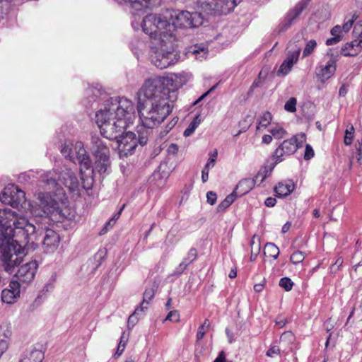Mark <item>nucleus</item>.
I'll return each instance as SVG.
<instances>
[{
	"label": "nucleus",
	"instance_id": "680f3d73",
	"mask_svg": "<svg viewBox=\"0 0 362 362\" xmlns=\"http://www.w3.org/2000/svg\"><path fill=\"white\" fill-rule=\"evenodd\" d=\"M276 203V200L274 197H268L266 199V200L264 202L265 205L269 207H272V206H275Z\"/></svg>",
	"mask_w": 362,
	"mask_h": 362
},
{
	"label": "nucleus",
	"instance_id": "c03bdc74",
	"mask_svg": "<svg viewBox=\"0 0 362 362\" xmlns=\"http://www.w3.org/2000/svg\"><path fill=\"white\" fill-rule=\"evenodd\" d=\"M250 245H251L250 261L254 262V261H255V259L260 251V244H259V243H257V249H256V252H255L254 251L255 236H254L253 239L251 240Z\"/></svg>",
	"mask_w": 362,
	"mask_h": 362
},
{
	"label": "nucleus",
	"instance_id": "423d86ee",
	"mask_svg": "<svg viewBox=\"0 0 362 362\" xmlns=\"http://www.w3.org/2000/svg\"><path fill=\"white\" fill-rule=\"evenodd\" d=\"M110 141L103 139L99 136H91L90 151L95 159L91 173L97 172L103 175L107 172L110 167Z\"/></svg>",
	"mask_w": 362,
	"mask_h": 362
},
{
	"label": "nucleus",
	"instance_id": "3c124183",
	"mask_svg": "<svg viewBox=\"0 0 362 362\" xmlns=\"http://www.w3.org/2000/svg\"><path fill=\"white\" fill-rule=\"evenodd\" d=\"M141 313L142 312H139V313H136L134 312L132 315H131L128 319V326L132 325V327H134L138 322V316L140 315Z\"/></svg>",
	"mask_w": 362,
	"mask_h": 362
},
{
	"label": "nucleus",
	"instance_id": "5fc2aeb1",
	"mask_svg": "<svg viewBox=\"0 0 362 362\" xmlns=\"http://www.w3.org/2000/svg\"><path fill=\"white\" fill-rule=\"evenodd\" d=\"M343 264V259L341 257H339L337 259L335 262L332 264L330 269L332 272H337V271L339 269V267H341Z\"/></svg>",
	"mask_w": 362,
	"mask_h": 362
},
{
	"label": "nucleus",
	"instance_id": "603ef678",
	"mask_svg": "<svg viewBox=\"0 0 362 362\" xmlns=\"http://www.w3.org/2000/svg\"><path fill=\"white\" fill-rule=\"evenodd\" d=\"M314 156V151L313 148L307 144L305 149L304 158L305 160H310Z\"/></svg>",
	"mask_w": 362,
	"mask_h": 362
},
{
	"label": "nucleus",
	"instance_id": "37998d69",
	"mask_svg": "<svg viewBox=\"0 0 362 362\" xmlns=\"http://www.w3.org/2000/svg\"><path fill=\"white\" fill-rule=\"evenodd\" d=\"M297 100L295 98H291L284 105V109L289 112H294L296 110Z\"/></svg>",
	"mask_w": 362,
	"mask_h": 362
},
{
	"label": "nucleus",
	"instance_id": "7ed1b4c3",
	"mask_svg": "<svg viewBox=\"0 0 362 362\" xmlns=\"http://www.w3.org/2000/svg\"><path fill=\"white\" fill-rule=\"evenodd\" d=\"M59 181L71 192L78 189V177L66 165L57 172L50 170L43 173L40 176V186L46 192H40L38 202L31 206L30 213L35 218L47 222L49 220L59 221L63 217L62 204L64 193Z\"/></svg>",
	"mask_w": 362,
	"mask_h": 362
},
{
	"label": "nucleus",
	"instance_id": "4c0bfd02",
	"mask_svg": "<svg viewBox=\"0 0 362 362\" xmlns=\"http://www.w3.org/2000/svg\"><path fill=\"white\" fill-rule=\"evenodd\" d=\"M210 326V322L208 319H206L203 324L199 326L197 333V339L198 341L203 339L205 335V333L207 332L209 327Z\"/></svg>",
	"mask_w": 362,
	"mask_h": 362
},
{
	"label": "nucleus",
	"instance_id": "b1692460",
	"mask_svg": "<svg viewBox=\"0 0 362 362\" xmlns=\"http://www.w3.org/2000/svg\"><path fill=\"white\" fill-rule=\"evenodd\" d=\"M257 184L255 178H245L241 180L236 186L235 194L243 195L249 192Z\"/></svg>",
	"mask_w": 362,
	"mask_h": 362
},
{
	"label": "nucleus",
	"instance_id": "0e129e2a",
	"mask_svg": "<svg viewBox=\"0 0 362 362\" xmlns=\"http://www.w3.org/2000/svg\"><path fill=\"white\" fill-rule=\"evenodd\" d=\"M124 207L125 204H123L120 209L116 214H114V216L110 218V220L116 223V221L119 219L122 214V211L124 210Z\"/></svg>",
	"mask_w": 362,
	"mask_h": 362
},
{
	"label": "nucleus",
	"instance_id": "39448f33",
	"mask_svg": "<svg viewBox=\"0 0 362 362\" xmlns=\"http://www.w3.org/2000/svg\"><path fill=\"white\" fill-rule=\"evenodd\" d=\"M174 35L164 38H154L151 42L150 59L156 67L163 69L175 64L180 59V54L174 48Z\"/></svg>",
	"mask_w": 362,
	"mask_h": 362
},
{
	"label": "nucleus",
	"instance_id": "f8f14e48",
	"mask_svg": "<svg viewBox=\"0 0 362 362\" xmlns=\"http://www.w3.org/2000/svg\"><path fill=\"white\" fill-rule=\"evenodd\" d=\"M35 224H37V226H36V230L34 235L30 237V241L33 240V237L35 236V233L40 230H45V234L42 241L43 250L47 253L54 252L59 246L60 242L59 235L54 230L47 228L41 221H39L37 219L35 220Z\"/></svg>",
	"mask_w": 362,
	"mask_h": 362
},
{
	"label": "nucleus",
	"instance_id": "9d476101",
	"mask_svg": "<svg viewBox=\"0 0 362 362\" xmlns=\"http://www.w3.org/2000/svg\"><path fill=\"white\" fill-rule=\"evenodd\" d=\"M0 202L15 208L31 206L25 199V193L15 185H9L4 188L0 194Z\"/></svg>",
	"mask_w": 362,
	"mask_h": 362
},
{
	"label": "nucleus",
	"instance_id": "72a5a7b5",
	"mask_svg": "<svg viewBox=\"0 0 362 362\" xmlns=\"http://www.w3.org/2000/svg\"><path fill=\"white\" fill-rule=\"evenodd\" d=\"M190 52L194 54L197 59L202 60L206 58L208 50L204 47L194 46L191 48Z\"/></svg>",
	"mask_w": 362,
	"mask_h": 362
},
{
	"label": "nucleus",
	"instance_id": "e2e57ef3",
	"mask_svg": "<svg viewBox=\"0 0 362 362\" xmlns=\"http://www.w3.org/2000/svg\"><path fill=\"white\" fill-rule=\"evenodd\" d=\"M124 349H125V344L124 343V344L119 343L118 346H117V351H116V352L115 354V356H116V357L119 356L122 354V352L124 351Z\"/></svg>",
	"mask_w": 362,
	"mask_h": 362
},
{
	"label": "nucleus",
	"instance_id": "bb28decb",
	"mask_svg": "<svg viewBox=\"0 0 362 362\" xmlns=\"http://www.w3.org/2000/svg\"><path fill=\"white\" fill-rule=\"evenodd\" d=\"M239 3L238 0H219V15H226L233 11Z\"/></svg>",
	"mask_w": 362,
	"mask_h": 362
},
{
	"label": "nucleus",
	"instance_id": "2f4dec72",
	"mask_svg": "<svg viewBox=\"0 0 362 362\" xmlns=\"http://www.w3.org/2000/svg\"><path fill=\"white\" fill-rule=\"evenodd\" d=\"M274 160V162L272 163L269 166H267V165L264 166L259 170V171L257 173V174L255 177L257 182L258 181L260 175H262V179H266L267 177H269L271 175L273 169L274 168L275 165L277 164V163H276V160Z\"/></svg>",
	"mask_w": 362,
	"mask_h": 362
},
{
	"label": "nucleus",
	"instance_id": "412c9836",
	"mask_svg": "<svg viewBox=\"0 0 362 362\" xmlns=\"http://www.w3.org/2000/svg\"><path fill=\"white\" fill-rule=\"evenodd\" d=\"M44 358V353L36 349H27L21 355L18 362H42Z\"/></svg>",
	"mask_w": 362,
	"mask_h": 362
},
{
	"label": "nucleus",
	"instance_id": "de8ad7c7",
	"mask_svg": "<svg viewBox=\"0 0 362 362\" xmlns=\"http://www.w3.org/2000/svg\"><path fill=\"white\" fill-rule=\"evenodd\" d=\"M165 320H170L172 322H179L180 320V314L177 310H172L170 311L168 315L165 317Z\"/></svg>",
	"mask_w": 362,
	"mask_h": 362
},
{
	"label": "nucleus",
	"instance_id": "a18cd8bd",
	"mask_svg": "<svg viewBox=\"0 0 362 362\" xmlns=\"http://www.w3.org/2000/svg\"><path fill=\"white\" fill-rule=\"evenodd\" d=\"M197 252L196 249L191 248L188 252L187 257L182 261H186V262L189 265L197 259Z\"/></svg>",
	"mask_w": 362,
	"mask_h": 362
},
{
	"label": "nucleus",
	"instance_id": "338daca9",
	"mask_svg": "<svg viewBox=\"0 0 362 362\" xmlns=\"http://www.w3.org/2000/svg\"><path fill=\"white\" fill-rule=\"evenodd\" d=\"M214 362H226L224 352L221 351Z\"/></svg>",
	"mask_w": 362,
	"mask_h": 362
},
{
	"label": "nucleus",
	"instance_id": "c756f323",
	"mask_svg": "<svg viewBox=\"0 0 362 362\" xmlns=\"http://www.w3.org/2000/svg\"><path fill=\"white\" fill-rule=\"evenodd\" d=\"M264 254L268 255L274 259H277L279 255V249L275 244L267 243L264 246Z\"/></svg>",
	"mask_w": 362,
	"mask_h": 362
},
{
	"label": "nucleus",
	"instance_id": "79ce46f5",
	"mask_svg": "<svg viewBox=\"0 0 362 362\" xmlns=\"http://www.w3.org/2000/svg\"><path fill=\"white\" fill-rule=\"evenodd\" d=\"M293 281L288 277H284L280 279L279 286L286 291H291L293 288Z\"/></svg>",
	"mask_w": 362,
	"mask_h": 362
},
{
	"label": "nucleus",
	"instance_id": "ddd939ff",
	"mask_svg": "<svg viewBox=\"0 0 362 362\" xmlns=\"http://www.w3.org/2000/svg\"><path fill=\"white\" fill-rule=\"evenodd\" d=\"M38 264L33 260L22 264L15 274L16 280L23 288H26L34 279Z\"/></svg>",
	"mask_w": 362,
	"mask_h": 362
},
{
	"label": "nucleus",
	"instance_id": "f03ea898",
	"mask_svg": "<svg viewBox=\"0 0 362 362\" xmlns=\"http://www.w3.org/2000/svg\"><path fill=\"white\" fill-rule=\"evenodd\" d=\"M36 226L10 209H0V260L4 270L13 274L23 261L25 247Z\"/></svg>",
	"mask_w": 362,
	"mask_h": 362
},
{
	"label": "nucleus",
	"instance_id": "f3484780",
	"mask_svg": "<svg viewBox=\"0 0 362 362\" xmlns=\"http://www.w3.org/2000/svg\"><path fill=\"white\" fill-rule=\"evenodd\" d=\"M300 51L301 47L300 46L296 47L293 50L288 51L286 58L284 60L277 71L278 76H286L291 71L293 66L298 60Z\"/></svg>",
	"mask_w": 362,
	"mask_h": 362
},
{
	"label": "nucleus",
	"instance_id": "c85d7f7f",
	"mask_svg": "<svg viewBox=\"0 0 362 362\" xmlns=\"http://www.w3.org/2000/svg\"><path fill=\"white\" fill-rule=\"evenodd\" d=\"M15 5L13 0H0V20L7 18L12 6Z\"/></svg>",
	"mask_w": 362,
	"mask_h": 362
},
{
	"label": "nucleus",
	"instance_id": "393cba45",
	"mask_svg": "<svg viewBox=\"0 0 362 362\" xmlns=\"http://www.w3.org/2000/svg\"><path fill=\"white\" fill-rule=\"evenodd\" d=\"M294 189V184L291 180L279 182L274 187V192L277 197H284L289 195Z\"/></svg>",
	"mask_w": 362,
	"mask_h": 362
},
{
	"label": "nucleus",
	"instance_id": "4468645a",
	"mask_svg": "<svg viewBox=\"0 0 362 362\" xmlns=\"http://www.w3.org/2000/svg\"><path fill=\"white\" fill-rule=\"evenodd\" d=\"M310 1V0H300L293 8H291L279 25V32L288 30L308 7Z\"/></svg>",
	"mask_w": 362,
	"mask_h": 362
},
{
	"label": "nucleus",
	"instance_id": "f257e3e1",
	"mask_svg": "<svg viewBox=\"0 0 362 362\" xmlns=\"http://www.w3.org/2000/svg\"><path fill=\"white\" fill-rule=\"evenodd\" d=\"M136 118L135 106L126 98H110L98 107L95 112V123L101 135L109 139H116L120 158L134 153L137 146L136 134L124 131Z\"/></svg>",
	"mask_w": 362,
	"mask_h": 362
},
{
	"label": "nucleus",
	"instance_id": "49530a36",
	"mask_svg": "<svg viewBox=\"0 0 362 362\" xmlns=\"http://www.w3.org/2000/svg\"><path fill=\"white\" fill-rule=\"evenodd\" d=\"M294 340V336L291 332H286L281 334L280 337V344H283L287 341L292 342Z\"/></svg>",
	"mask_w": 362,
	"mask_h": 362
},
{
	"label": "nucleus",
	"instance_id": "2eb2a0df",
	"mask_svg": "<svg viewBox=\"0 0 362 362\" xmlns=\"http://www.w3.org/2000/svg\"><path fill=\"white\" fill-rule=\"evenodd\" d=\"M189 76L187 73L175 74L169 77H156L151 80H160L163 89L175 91L187 83Z\"/></svg>",
	"mask_w": 362,
	"mask_h": 362
},
{
	"label": "nucleus",
	"instance_id": "13d9d810",
	"mask_svg": "<svg viewBox=\"0 0 362 362\" xmlns=\"http://www.w3.org/2000/svg\"><path fill=\"white\" fill-rule=\"evenodd\" d=\"M341 36H333L326 40L327 45H332L339 42L341 40Z\"/></svg>",
	"mask_w": 362,
	"mask_h": 362
},
{
	"label": "nucleus",
	"instance_id": "e433bc0d",
	"mask_svg": "<svg viewBox=\"0 0 362 362\" xmlns=\"http://www.w3.org/2000/svg\"><path fill=\"white\" fill-rule=\"evenodd\" d=\"M316 47H317V42L315 40H309L306 43L305 47L303 49V57L304 58V57H306L310 55L314 52Z\"/></svg>",
	"mask_w": 362,
	"mask_h": 362
},
{
	"label": "nucleus",
	"instance_id": "f704fd0d",
	"mask_svg": "<svg viewBox=\"0 0 362 362\" xmlns=\"http://www.w3.org/2000/svg\"><path fill=\"white\" fill-rule=\"evenodd\" d=\"M272 119V114L269 112H264L260 117L257 129H259L261 127H267L270 124Z\"/></svg>",
	"mask_w": 362,
	"mask_h": 362
},
{
	"label": "nucleus",
	"instance_id": "9b49d317",
	"mask_svg": "<svg viewBox=\"0 0 362 362\" xmlns=\"http://www.w3.org/2000/svg\"><path fill=\"white\" fill-rule=\"evenodd\" d=\"M305 140V136L303 134L284 140L272 154L273 160H276V163L281 162L284 160V156H290L295 153Z\"/></svg>",
	"mask_w": 362,
	"mask_h": 362
},
{
	"label": "nucleus",
	"instance_id": "bf43d9fd",
	"mask_svg": "<svg viewBox=\"0 0 362 362\" xmlns=\"http://www.w3.org/2000/svg\"><path fill=\"white\" fill-rule=\"evenodd\" d=\"M342 29H341V27L340 25H335L334 27H333L331 30V34L333 36H341V33L342 32Z\"/></svg>",
	"mask_w": 362,
	"mask_h": 362
},
{
	"label": "nucleus",
	"instance_id": "58836bf2",
	"mask_svg": "<svg viewBox=\"0 0 362 362\" xmlns=\"http://www.w3.org/2000/svg\"><path fill=\"white\" fill-rule=\"evenodd\" d=\"M177 119H172L170 122H168L164 128H163L158 133V136L160 139L164 138L170 132V130L175 127V125L177 123Z\"/></svg>",
	"mask_w": 362,
	"mask_h": 362
},
{
	"label": "nucleus",
	"instance_id": "864d4df0",
	"mask_svg": "<svg viewBox=\"0 0 362 362\" xmlns=\"http://www.w3.org/2000/svg\"><path fill=\"white\" fill-rule=\"evenodd\" d=\"M115 224V222H114V221H112V220L110 219L105 223V225L104 226L103 229L100 230V235L105 234L109 230H110L114 226Z\"/></svg>",
	"mask_w": 362,
	"mask_h": 362
},
{
	"label": "nucleus",
	"instance_id": "ea45409f",
	"mask_svg": "<svg viewBox=\"0 0 362 362\" xmlns=\"http://www.w3.org/2000/svg\"><path fill=\"white\" fill-rule=\"evenodd\" d=\"M305 255L303 252L297 250V251H295L291 255L290 260L293 264H297L302 262L303 261V259H305Z\"/></svg>",
	"mask_w": 362,
	"mask_h": 362
},
{
	"label": "nucleus",
	"instance_id": "a878e982",
	"mask_svg": "<svg viewBox=\"0 0 362 362\" xmlns=\"http://www.w3.org/2000/svg\"><path fill=\"white\" fill-rule=\"evenodd\" d=\"M361 51L360 42L354 40L346 43L341 49V54L345 57L356 56Z\"/></svg>",
	"mask_w": 362,
	"mask_h": 362
},
{
	"label": "nucleus",
	"instance_id": "4d7b16f0",
	"mask_svg": "<svg viewBox=\"0 0 362 362\" xmlns=\"http://www.w3.org/2000/svg\"><path fill=\"white\" fill-rule=\"evenodd\" d=\"M188 264L186 261H182L177 267H176L175 270V274H182L187 267Z\"/></svg>",
	"mask_w": 362,
	"mask_h": 362
},
{
	"label": "nucleus",
	"instance_id": "5701e85b",
	"mask_svg": "<svg viewBox=\"0 0 362 362\" xmlns=\"http://www.w3.org/2000/svg\"><path fill=\"white\" fill-rule=\"evenodd\" d=\"M120 4H125L136 11H141L156 4V0H116Z\"/></svg>",
	"mask_w": 362,
	"mask_h": 362
},
{
	"label": "nucleus",
	"instance_id": "7c9ffc66",
	"mask_svg": "<svg viewBox=\"0 0 362 362\" xmlns=\"http://www.w3.org/2000/svg\"><path fill=\"white\" fill-rule=\"evenodd\" d=\"M236 195L235 191H233L231 194L228 195L224 200H223L218 206L217 209L218 211H221L229 207L232 203L235 200Z\"/></svg>",
	"mask_w": 362,
	"mask_h": 362
},
{
	"label": "nucleus",
	"instance_id": "6ab92c4d",
	"mask_svg": "<svg viewBox=\"0 0 362 362\" xmlns=\"http://www.w3.org/2000/svg\"><path fill=\"white\" fill-rule=\"evenodd\" d=\"M336 71V60L330 59L325 66H320L316 69V76L319 81L325 83L330 78Z\"/></svg>",
	"mask_w": 362,
	"mask_h": 362
},
{
	"label": "nucleus",
	"instance_id": "09e8293b",
	"mask_svg": "<svg viewBox=\"0 0 362 362\" xmlns=\"http://www.w3.org/2000/svg\"><path fill=\"white\" fill-rule=\"evenodd\" d=\"M206 199L209 204L214 205L216 202L217 195L214 192L209 191L206 193Z\"/></svg>",
	"mask_w": 362,
	"mask_h": 362
},
{
	"label": "nucleus",
	"instance_id": "a211bd4d",
	"mask_svg": "<svg viewBox=\"0 0 362 362\" xmlns=\"http://www.w3.org/2000/svg\"><path fill=\"white\" fill-rule=\"evenodd\" d=\"M22 286L17 281L12 280L8 288L4 289L1 292V300L7 304L14 303L20 297L21 288Z\"/></svg>",
	"mask_w": 362,
	"mask_h": 362
},
{
	"label": "nucleus",
	"instance_id": "1a4fd4ad",
	"mask_svg": "<svg viewBox=\"0 0 362 362\" xmlns=\"http://www.w3.org/2000/svg\"><path fill=\"white\" fill-rule=\"evenodd\" d=\"M167 19L173 25V33L175 27L194 28L202 23V18L198 12H189L185 10H167L165 11Z\"/></svg>",
	"mask_w": 362,
	"mask_h": 362
},
{
	"label": "nucleus",
	"instance_id": "20e7f679",
	"mask_svg": "<svg viewBox=\"0 0 362 362\" xmlns=\"http://www.w3.org/2000/svg\"><path fill=\"white\" fill-rule=\"evenodd\" d=\"M177 93L163 89L160 80H147L138 93L137 111L141 122L158 127L171 113Z\"/></svg>",
	"mask_w": 362,
	"mask_h": 362
},
{
	"label": "nucleus",
	"instance_id": "6e6552de",
	"mask_svg": "<svg viewBox=\"0 0 362 362\" xmlns=\"http://www.w3.org/2000/svg\"><path fill=\"white\" fill-rule=\"evenodd\" d=\"M61 153L72 163L78 162L81 167V173H83L84 169L90 170L92 168L90 156L81 141L66 139L62 146Z\"/></svg>",
	"mask_w": 362,
	"mask_h": 362
},
{
	"label": "nucleus",
	"instance_id": "4be33fe9",
	"mask_svg": "<svg viewBox=\"0 0 362 362\" xmlns=\"http://www.w3.org/2000/svg\"><path fill=\"white\" fill-rule=\"evenodd\" d=\"M198 4L206 13L219 15V0H199Z\"/></svg>",
	"mask_w": 362,
	"mask_h": 362
},
{
	"label": "nucleus",
	"instance_id": "69168bd1",
	"mask_svg": "<svg viewBox=\"0 0 362 362\" xmlns=\"http://www.w3.org/2000/svg\"><path fill=\"white\" fill-rule=\"evenodd\" d=\"M209 171L207 169L203 168L202 171V180L203 182H206L209 179Z\"/></svg>",
	"mask_w": 362,
	"mask_h": 362
},
{
	"label": "nucleus",
	"instance_id": "cd10ccee",
	"mask_svg": "<svg viewBox=\"0 0 362 362\" xmlns=\"http://www.w3.org/2000/svg\"><path fill=\"white\" fill-rule=\"evenodd\" d=\"M154 296V290L151 288H146L144 293L143 301L140 306L135 310L136 313L139 312H145L148 309L149 302L153 299Z\"/></svg>",
	"mask_w": 362,
	"mask_h": 362
},
{
	"label": "nucleus",
	"instance_id": "aec40b11",
	"mask_svg": "<svg viewBox=\"0 0 362 362\" xmlns=\"http://www.w3.org/2000/svg\"><path fill=\"white\" fill-rule=\"evenodd\" d=\"M155 128L156 127H148L142 122L141 125L137 126V144L139 143L141 146L146 144L149 139L153 136L154 132L153 129Z\"/></svg>",
	"mask_w": 362,
	"mask_h": 362
},
{
	"label": "nucleus",
	"instance_id": "8fccbe9b",
	"mask_svg": "<svg viewBox=\"0 0 362 362\" xmlns=\"http://www.w3.org/2000/svg\"><path fill=\"white\" fill-rule=\"evenodd\" d=\"M280 352H281V350L279 346H273L267 350L266 355L269 357H273L275 355L279 354Z\"/></svg>",
	"mask_w": 362,
	"mask_h": 362
},
{
	"label": "nucleus",
	"instance_id": "774afa93",
	"mask_svg": "<svg viewBox=\"0 0 362 362\" xmlns=\"http://www.w3.org/2000/svg\"><path fill=\"white\" fill-rule=\"evenodd\" d=\"M168 152L175 154L178 151V147L175 144H171L168 149Z\"/></svg>",
	"mask_w": 362,
	"mask_h": 362
},
{
	"label": "nucleus",
	"instance_id": "0eeeda50",
	"mask_svg": "<svg viewBox=\"0 0 362 362\" xmlns=\"http://www.w3.org/2000/svg\"><path fill=\"white\" fill-rule=\"evenodd\" d=\"M141 28L143 31L149 35L151 42L154 38H164L165 35L173 34V25L167 20L166 15L149 14L146 16L142 21Z\"/></svg>",
	"mask_w": 362,
	"mask_h": 362
},
{
	"label": "nucleus",
	"instance_id": "6e6d98bb",
	"mask_svg": "<svg viewBox=\"0 0 362 362\" xmlns=\"http://www.w3.org/2000/svg\"><path fill=\"white\" fill-rule=\"evenodd\" d=\"M356 18H354V16H353L352 19H350L349 21H347L344 25L343 26L341 27V29L344 32V33H347L349 31V30L351 29V28L352 27L353 25V23L354 22V20Z\"/></svg>",
	"mask_w": 362,
	"mask_h": 362
},
{
	"label": "nucleus",
	"instance_id": "a19ab883",
	"mask_svg": "<svg viewBox=\"0 0 362 362\" xmlns=\"http://www.w3.org/2000/svg\"><path fill=\"white\" fill-rule=\"evenodd\" d=\"M198 119H199V116H197L195 117V119H194V121L192 122L189 124V125L188 126V127L185 130V132H184L185 136H189L194 132V131L197 127V126L199 123V121L197 122Z\"/></svg>",
	"mask_w": 362,
	"mask_h": 362
},
{
	"label": "nucleus",
	"instance_id": "dca6fc26",
	"mask_svg": "<svg viewBox=\"0 0 362 362\" xmlns=\"http://www.w3.org/2000/svg\"><path fill=\"white\" fill-rule=\"evenodd\" d=\"M106 97V93L97 85L88 87L84 93V98L82 100L83 105L86 107H93V104Z\"/></svg>",
	"mask_w": 362,
	"mask_h": 362
},
{
	"label": "nucleus",
	"instance_id": "052dcab7",
	"mask_svg": "<svg viewBox=\"0 0 362 362\" xmlns=\"http://www.w3.org/2000/svg\"><path fill=\"white\" fill-rule=\"evenodd\" d=\"M265 285V280L264 279L262 283L256 284L254 286V290L257 293H260L263 291Z\"/></svg>",
	"mask_w": 362,
	"mask_h": 362
},
{
	"label": "nucleus",
	"instance_id": "473e14b6",
	"mask_svg": "<svg viewBox=\"0 0 362 362\" xmlns=\"http://www.w3.org/2000/svg\"><path fill=\"white\" fill-rule=\"evenodd\" d=\"M268 131L276 139H281L286 134V132L278 124L271 126Z\"/></svg>",
	"mask_w": 362,
	"mask_h": 362
},
{
	"label": "nucleus",
	"instance_id": "c9c22d12",
	"mask_svg": "<svg viewBox=\"0 0 362 362\" xmlns=\"http://www.w3.org/2000/svg\"><path fill=\"white\" fill-rule=\"evenodd\" d=\"M355 132V129L352 124L348 126L347 129L345 131V136L344 142L346 146H349L351 144L354 139V134Z\"/></svg>",
	"mask_w": 362,
	"mask_h": 362
}]
</instances>
